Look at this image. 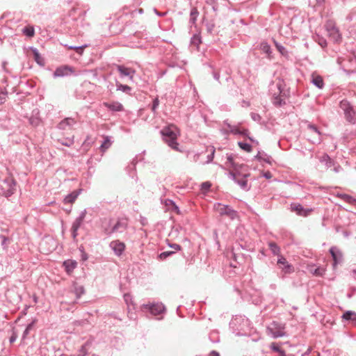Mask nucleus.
Listing matches in <instances>:
<instances>
[{
	"mask_svg": "<svg viewBox=\"0 0 356 356\" xmlns=\"http://www.w3.org/2000/svg\"><path fill=\"white\" fill-rule=\"evenodd\" d=\"M161 134L165 143L173 149L178 150V143L177 138L178 136V131L175 126L170 125L164 127Z\"/></svg>",
	"mask_w": 356,
	"mask_h": 356,
	"instance_id": "nucleus-1",
	"label": "nucleus"
},
{
	"mask_svg": "<svg viewBox=\"0 0 356 356\" xmlns=\"http://www.w3.org/2000/svg\"><path fill=\"white\" fill-rule=\"evenodd\" d=\"M0 190L6 197L11 196L16 190V181L12 177L5 178L0 184Z\"/></svg>",
	"mask_w": 356,
	"mask_h": 356,
	"instance_id": "nucleus-2",
	"label": "nucleus"
},
{
	"mask_svg": "<svg viewBox=\"0 0 356 356\" xmlns=\"http://www.w3.org/2000/svg\"><path fill=\"white\" fill-rule=\"evenodd\" d=\"M325 29L327 32L328 36L334 42H339L341 40V35L339 33V29L335 26L334 24L332 21L326 22Z\"/></svg>",
	"mask_w": 356,
	"mask_h": 356,
	"instance_id": "nucleus-3",
	"label": "nucleus"
},
{
	"mask_svg": "<svg viewBox=\"0 0 356 356\" xmlns=\"http://www.w3.org/2000/svg\"><path fill=\"white\" fill-rule=\"evenodd\" d=\"M213 209L220 216H227L232 219L234 218L236 215V211L233 210L230 207L219 202L214 204Z\"/></svg>",
	"mask_w": 356,
	"mask_h": 356,
	"instance_id": "nucleus-4",
	"label": "nucleus"
},
{
	"mask_svg": "<svg viewBox=\"0 0 356 356\" xmlns=\"http://www.w3.org/2000/svg\"><path fill=\"white\" fill-rule=\"evenodd\" d=\"M127 227V219H119L111 229L106 228L104 232L106 234L111 235L113 233H122L126 230Z\"/></svg>",
	"mask_w": 356,
	"mask_h": 356,
	"instance_id": "nucleus-5",
	"label": "nucleus"
},
{
	"mask_svg": "<svg viewBox=\"0 0 356 356\" xmlns=\"http://www.w3.org/2000/svg\"><path fill=\"white\" fill-rule=\"evenodd\" d=\"M340 106L344 111L346 120L350 123H355V111H353L352 106L350 105L349 102L348 101L343 100L340 103Z\"/></svg>",
	"mask_w": 356,
	"mask_h": 356,
	"instance_id": "nucleus-6",
	"label": "nucleus"
},
{
	"mask_svg": "<svg viewBox=\"0 0 356 356\" xmlns=\"http://www.w3.org/2000/svg\"><path fill=\"white\" fill-rule=\"evenodd\" d=\"M308 140L312 143H320L321 141V133L317 127L313 124H308Z\"/></svg>",
	"mask_w": 356,
	"mask_h": 356,
	"instance_id": "nucleus-7",
	"label": "nucleus"
},
{
	"mask_svg": "<svg viewBox=\"0 0 356 356\" xmlns=\"http://www.w3.org/2000/svg\"><path fill=\"white\" fill-rule=\"evenodd\" d=\"M86 216V210H83L81 212L79 216L76 218L72 225V235L74 239H75L78 235V229L82 225Z\"/></svg>",
	"mask_w": 356,
	"mask_h": 356,
	"instance_id": "nucleus-8",
	"label": "nucleus"
},
{
	"mask_svg": "<svg viewBox=\"0 0 356 356\" xmlns=\"http://www.w3.org/2000/svg\"><path fill=\"white\" fill-rule=\"evenodd\" d=\"M109 246L118 257L121 256L125 250V244L119 240L111 241Z\"/></svg>",
	"mask_w": 356,
	"mask_h": 356,
	"instance_id": "nucleus-9",
	"label": "nucleus"
},
{
	"mask_svg": "<svg viewBox=\"0 0 356 356\" xmlns=\"http://www.w3.org/2000/svg\"><path fill=\"white\" fill-rule=\"evenodd\" d=\"M73 72L74 70L72 67L68 65H63L56 69V70L54 72V77H63L69 76Z\"/></svg>",
	"mask_w": 356,
	"mask_h": 356,
	"instance_id": "nucleus-10",
	"label": "nucleus"
},
{
	"mask_svg": "<svg viewBox=\"0 0 356 356\" xmlns=\"http://www.w3.org/2000/svg\"><path fill=\"white\" fill-rule=\"evenodd\" d=\"M282 83H281V81H279L275 85L277 91L272 92V95L275 99L273 103L277 106H281L284 103L283 99H282Z\"/></svg>",
	"mask_w": 356,
	"mask_h": 356,
	"instance_id": "nucleus-11",
	"label": "nucleus"
},
{
	"mask_svg": "<svg viewBox=\"0 0 356 356\" xmlns=\"http://www.w3.org/2000/svg\"><path fill=\"white\" fill-rule=\"evenodd\" d=\"M116 67L122 77L128 76L131 81L134 80V76L136 73L134 69L120 65H117Z\"/></svg>",
	"mask_w": 356,
	"mask_h": 356,
	"instance_id": "nucleus-12",
	"label": "nucleus"
},
{
	"mask_svg": "<svg viewBox=\"0 0 356 356\" xmlns=\"http://www.w3.org/2000/svg\"><path fill=\"white\" fill-rule=\"evenodd\" d=\"M291 209L292 211L296 212L298 215L302 216H308L312 211V209H305L300 204H291Z\"/></svg>",
	"mask_w": 356,
	"mask_h": 356,
	"instance_id": "nucleus-13",
	"label": "nucleus"
},
{
	"mask_svg": "<svg viewBox=\"0 0 356 356\" xmlns=\"http://www.w3.org/2000/svg\"><path fill=\"white\" fill-rule=\"evenodd\" d=\"M330 252L333 259L334 266L340 264L343 261V254L337 247H332L330 249Z\"/></svg>",
	"mask_w": 356,
	"mask_h": 356,
	"instance_id": "nucleus-14",
	"label": "nucleus"
},
{
	"mask_svg": "<svg viewBox=\"0 0 356 356\" xmlns=\"http://www.w3.org/2000/svg\"><path fill=\"white\" fill-rule=\"evenodd\" d=\"M144 307L148 308L152 314L156 316L165 311V307L161 303L153 304L152 305H144Z\"/></svg>",
	"mask_w": 356,
	"mask_h": 356,
	"instance_id": "nucleus-15",
	"label": "nucleus"
},
{
	"mask_svg": "<svg viewBox=\"0 0 356 356\" xmlns=\"http://www.w3.org/2000/svg\"><path fill=\"white\" fill-rule=\"evenodd\" d=\"M248 176V175H244V177L242 179H238L236 177V174L233 172H230L229 173V177L232 178L236 183H237L241 188L244 190H248V183L247 180L245 179V177Z\"/></svg>",
	"mask_w": 356,
	"mask_h": 356,
	"instance_id": "nucleus-16",
	"label": "nucleus"
},
{
	"mask_svg": "<svg viewBox=\"0 0 356 356\" xmlns=\"http://www.w3.org/2000/svg\"><path fill=\"white\" fill-rule=\"evenodd\" d=\"M75 124L76 121L74 118H66L58 124V127L60 129L65 130L67 128H71Z\"/></svg>",
	"mask_w": 356,
	"mask_h": 356,
	"instance_id": "nucleus-17",
	"label": "nucleus"
},
{
	"mask_svg": "<svg viewBox=\"0 0 356 356\" xmlns=\"http://www.w3.org/2000/svg\"><path fill=\"white\" fill-rule=\"evenodd\" d=\"M104 105L108 108V109L113 111H121L123 110V106L122 104L118 102H114L112 103L105 102Z\"/></svg>",
	"mask_w": 356,
	"mask_h": 356,
	"instance_id": "nucleus-18",
	"label": "nucleus"
},
{
	"mask_svg": "<svg viewBox=\"0 0 356 356\" xmlns=\"http://www.w3.org/2000/svg\"><path fill=\"white\" fill-rule=\"evenodd\" d=\"M225 124L227 125L228 128L229 129V132L233 134H238V135H243V136H248V131L247 129L240 130L239 128L236 126H232L229 124L225 122Z\"/></svg>",
	"mask_w": 356,
	"mask_h": 356,
	"instance_id": "nucleus-19",
	"label": "nucleus"
},
{
	"mask_svg": "<svg viewBox=\"0 0 356 356\" xmlns=\"http://www.w3.org/2000/svg\"><path fill=\"white\" fill-rule=\"evenodd\" d=\"M342 318L346 321H349L352 323V324L355 326H356V313L351 312V311H347L345 312Z\"/></svg>",
	"mask_w": 356,
	"mask_h": 356,
	"instance_id": "nucleus-20",
	"label": "nucleus"
},
{
	"mask_svg": "<svg viewBox=\"0 0 356 356\" xmlns=\"http://www.w3.org/2000/svg\"><path fill=\"white\" fill-rule=\"evenodd\" d=\"M81 192V190L74 191L70 194L67 195L65 199L64 202L65 204H72L73 203L76 199L78 197Z\"/></svg>",
	"mask_w": 356,
	"mask_h": 356,
	"instance_id": "nucleus-21",
	"label": "nucleus"
},
{
	"mask_svg": "<svg viewBox=\"0 0 356 356\" xmlns=\"http://www.w3.org/2000/svg\"><path fill=\"white\" fill-rule=\"evenodd\" d=\"M312 83L319 89L323 88L324 86L323 78L319 75L312 74Z\"/></svg>",
	"mask_w": 356,
	"mask_h": 356,
	"instance_id": "nucleus-22",
	"label": "nucleus"
},
{
	"mask_svg": "<svg viewBox=\"0 0 356 356\" xmlns=\"http://www.w3.org/2000/svg\"><path fill=\"white\" fill-rule=\"evenodd\" d=\"M337 197L352 205H356V199L348 194L339 193Z\"/></svg>",
	"mask_w": 356,
	"mask_h": 356,
	"instance_id": "nucleus-23",
	"label": "nucleus"
},
{
	"mask_svg": "<svg viewBox=\"0 0 356 356\" xmlns=\"http://www.w3.org/2000/svg\"><path fill=\"white\" fill-rule=\"evenodd\" d=\"M268 331L273 338H279L285 335V332L282 329L268 327Z\"/></svg>",
	"mask_w": 356,
	"mask_h": 356,
	"instance_id": "nucleus-24",
	"label": "nucleus"
},
{
	"mask_svg": "<svg viewBox=\"0 0 356 356\" xmlns=\"http://www.w3.org/2000/svg\"><path fill=\"white\" fill-rule=\"evenodd\" d=\"M76 262L75 261L67 260L64 261L63 265L67 273L72 272L76 267Z\"/></svg>",
	"mask_w": 356,
	"mask_h": 356,
	"instance_id": "nucleus-25",
	"label": "nucleus"
},
{
	"mask_svg": "<svg viewBox=\"0 0 356 356\" xmlns=\"http://www.w3.org/2000/svg\"><path fill=\"white\" fill-rule=\"evenodd\" d=\"M319 160L320 162L324 163L327 168H330L333 165L332 161L327 154L323 155Z\"/></svg>",
	"mask_w": 356,
	"mask_h": 356,
	"instance_id": "nucleus-26",
	"label": "nucleus"
},
{
	"mask_svg": "<svg viewBox=\"0 0 356 356\" xmlns=\"http://www.w3.org/2000/svg\"><path fill=\"white\" fill-rule=\"evenodd\" d=\"M111 145V140L108 136H106L104 138V140L100 146V149L102 152H104L107 149L110 147Z\"/></svg>",
	"mask_w": 356,
	"mask_h": 356,
	"instance_id": "nucleus-27",
	"label": "nucleus"
},
{
	"mask_svg": "<svg viewBox=\"0 0 356 356\" xmlns=\"http://www.w3.org/2000/svg\"><path fill=\"white\" fill-rule=\"evenodd\" d=\"M74 292L76 296V298H79L81 296L85 293L84 287L81 285L74 284Z\"/></svg>",
	"mask_w": 356,
	"mask_h": 356,
	"instance_id": "nucleus-28",
	"label": "nucleus"
},
{
	"mask_svg": "<svg viewBox=\"0 0 356 356\" xmlns=\"http://www.w3.org/2000/svg\"><path fill=\"white\" fill-rule=\"evenodd\" d=\"M116 86H117L118 90H121L127 94H129L130 92V91L131 90V87H129L127 85H123V84L119 83L118 81H117V83H116Z\"/></svg>",
	"mask_w": 356,
	"mask_h": 356,
	"instance_id": "nucleus-29",
	"label": "nucleus"
},
{
	"mask_svg": "<svg viewBox=\"0 0 356 356\" xmlns=\"http://www.w3.org/2000/svg\"><path fill=\"white\" fill-rule=\"evenodd\" d=\"M260 49L265 54H266L268 57L271 54V49L270 45L267 42H261L260 44Z\"/></svg>",
	"mask_w": 356,
	"mask_h": 356,
	"instance_id": "nucleus-30",
	"label": "nucleus"
},
{
	"mask_svg": "<svg viewBox=\"0 0 356 356\" xmlns=\"http://www.w3.org/2000/svg\"><path fill=\"white\" fill-rule=\"evenodd\" d=\"M23 33L28 37H33L35 33V31L33 27L32 26H26L23 29Z\"/></svg>",
	"mask_w": 356,
	"mask_h": 356,
	"instance_id": "nucleus-31",
	"label": "nucleus"
},
{
	"mask_svg": "<svg viewBox=\"0 0 356 356\" xmlns=\"http://www.w3.org/2000/svg\"><path fill=\"white\" fill-rule=\"evenodd\" d=\"M88 45V44H84V45H82V46H67V48L69 49H74V51H76L78 54H79L80 55H81L83 54V51L85 48H86Z\"/></svg>",
	"mask_w": 356,
	"mask_h": 356,
	"instance_id": "nucleus-32",
	"label": "nucleus"
},
{
	"mask_svg": "<svg viewBox=\"0 0 356 356\" xmlns=\"http://www.w3.org/2000/svg\"><path fill=\"white\" fill-rule=\"evenodd\" d=\"M238 145L242 149H243L244 151H245L247 152H252V146L250 144H248V143H243V142H238Z\"/></svg>",
	"mask_w": 356,
	"mask_h": 356,
	"instance_id": "nucleus-33",
	"label": "nucleus"
},
{
	"mask_svg": "<svg viewBox=\"0 0 356 356\" xmlns=\"http://www.w3.org/2000/svg\"><path fill=\"white\" fill-rule=\"evenodd\" d=\"M268 246L274 254H278L280 253V248L276 243L270 242L268 243Z\"/></svg>",
	"mask_w": 356,
	"mask_h": 356,
	"instance_id": "nucleus-34",
	"label": "nucleus"
},
{
	"mask_svg": "<svg viewBox=\"0 0 356 356\" xmlns=\"http://www.w3.org/2000/svg\"><path fill=\"white\" fill-rule=\"evenodd\" d=\"M274 43H275V45L277 49L279 51V52L282 55L286 56L287 54V51L286 50L284 47H283L282 44L277 42L276 41H274Z\"/></svg>",
	"mask_w": 356,
	"mask_h": 356,
	"instance_id": "nucleus-35",
	"label": "nucleus"
},
{
	"mask_svg": "<svg viewBox=\"0 0 356 356\" xmlns=\"http://www.w3.org/2000/svg\"><path fill=\"white\" fill-rule=\"evenodd\" d=\"M199 13L197 10V8H193L191 11V21L193 22V23H195V22L196 21V19H197V17Z\"/></svg>",
	"mask_w": 356,
	"mask_h": 356,
	"instance_id": "nucleus-36",
	"label": "nucleus"
},
{
	"mask_svg": "<svg viewBox=\"0 0 356 356\" xmlns=\"http://www.w3.org/2000/svg\"><path fill=\"white\" fill-rule=\"evenodd\" d=\"M311 272L317 276H322L325 273V269L323 268H316L314 270H311Z\"/></svg>",
	"mask_w": 356,
	"mask_h": 356,
	"instance_id": "nucleus-37",
	"label": "nucleus"
},
{
	"mask_svg": "<svg viewBox=\"0 0 356 356\" xmlns=\"http://www.w3.org/2000/svg\"><path fill=\"white\" fill-rule=\"evenodd\" d=\"M60 143L63 145L70 147L71 145H72L74 144V137L67 138L65 140H61Z\"/></svg>",
	"mask_w": 356,
	"mask_h": 356,
	"instance_id": "nucleus-38",
	"label": "nucleus"
},
{
	"mask_svg": "<svg viewBox=\"0 0 356 356\" xmlns=\"http://www.w3.org/2000/svg\"><path fill=\"white\" fill-rule=\"evenodd\" d=\"M277 264H282L284 266V268H290L291 266L288 264L286 259L283 257L279 258L277 261Z\"/></svg>",
	"mask_w": 356,
	"mask_h": 356,
	"instance_id": "nucleus-39",
	"label": "nucleus"
},
{
	"mask_svg": "<svg viewBox=\"0 0 356 356\" xmlns=\"http://www.w3.org/2000/svg\"><path fill=\"white\" fill-rule=\"evenodd\" d=\"M33 324H34V322H32L26 326L25 330L24 331V333L22 335V339H25L26 337V336L29 334L30 330L33 328Z\"/></svg>",
	"mask_w": 356,
	"mask_h": 356,
	"instance_id": "nucleus-40",
	"label": "nucleus"
},
{
	"mask_svg": "<svg viewBox=\"0 0 356 356\" xmlns=\"http://www.w3.org/2000/svg\"><path fill=\"white\" fill-rule=\"evenodd\" d=\"M87 344H84L81 346L77 356H86L88 353V349L86 348Z\"/></svg>",
	"mask_w": 356,
	"mask_h": 356,
	"instance_id": "nucleus-41",
	"label": "nucleus"
},
{
	"mask_svg": "<svg viewBox=\"0 0 356 356\" xmlns=\"http://www.w3.org/2000/svg\"><path fill=\"white\" fill-rule=\"evenodd\" d=\"M172 254H174V252H172V251H165V252H161V253L159 254V257H160V259H166L167 257H168L169 256L172 255Z\"/></svg>",
	"mask_w": 356,
	"mask_h": 356,
	"instance_id": "nucleus-42",
	"label": "nucleus"
},
{
	"mask_svg": "<svg viewBox=\"0 0 356 356\" xmlns=\"http://www.w3.org/2000/svg\"><path fill=\"white\" fill-rule=\"evenodd\" d=\"M270 348H272V350L279 352L281 353L282 356H284V352L281 350L280 348L275 343H272Z\"/></svg>",
	"mask_w": 356,
	"mask_h": 356,
	"instance_id": "nucleus-43",
	"label": "nucleus"
},
{
	"mask_svg": "<svg viewBox=\"0 0 356 356\" xmlns=\"http://www.w3.org/2000/svg\"><path fill=\"white\" fill-rule=\"evenodd\" d=\"M159 100L158 98H155L153 101V104H152V110L153 112H155L157 107L159 106Z\"/></svg>",
	"mask_w": 356,
	"mask_h": 356,
	"instance_id": "nucleus-44",
	"label": "nucleus"
},
{
	"mask_svg": "<svg viewBox=\"0 0 356 356\" xmlns=\"http://www.w3.org/2000/svg\"><path fill=\"white\" fill-rule=\"evenodd\" d=\"M6 97H7L6 92H0V104H2L6 102Z\"/></svg>",
	"mask_w": 356,
	"mask_h": 356,
	"instance_id": "nucleus-45",
	"label": "nucleus"
},
{
	"mask_svg": "<svg viewBox=\"0 0 356 356\" xmlns=\"http://www.w3.org/2000/svg\"><path fill=\"white\" fill-rule=\"evenodd\" d=\"M211 184L209 181L203 182L201 185L202 189L204 191H207L211 187Z\"/></svg>",
	"mask_w": 356,
	"mask_h": 356,
	"instance_id": "nucleus-46",
	"label": "nucleus"
},
{
	"mask_svg": "<svg viewBox=\"0 0 356 356\" xmlns=\"http://www.w3.org/2000/svg\"><path fill=\"white\" fill-rule=\"evenodd\" d=\"M251 118L254 121L257 122H259L261 118L259 114L254 113H251Z\"/></svg>",
	"mask_w": 356,
	"mask_h": 356,
	"instance_id": "nucleus-47",
	"label": "nucleus"
},
{
	"mask_svg": "<svg viewBox=\"0 0 356 356\" xmlns=\"http://www.w3.org/2000/svg\"><path fill=\"white\" fill-rule=\"evenodd\" d=\"M318 44L322 47H325L327 46V42L325 39L323 38H321L318 41Z\"/></svg>",
	"mask_w": 356,
	"mask_h": 356,
	"instance_id": "nucleus-48",
	"label": "nucleus"
},
{
	"mask_svg": "<svg viewBox=\"0 0 356 356\" xmlns=\"http://www.w3.org/2000/svg\"><path fill=\"white\" fill-rule=\"evenodd\" d=\"M17 338V335L15 332H13V335L10 338V342L13 343Z\"/></svg>",
	"mask_w": 356,
	"mask_h": 356,
	"instance_id": "nucleus-49",
	"label": "nucleus"
},
{
	"mask_svg": "<svg viewBox=\"0 0 356 356\" xmlns=\"http://www.w3.org/2000/svg\"><path fill=\"white\" fill-rule=\"evenodd\" d=\"M214 152H215V149H213L212 150V152L211 153V154L208 155V162H210L213 160V156H214Z\"/></svg>",
	"mask_w": 356,
	"mask_h": 356,
	"instance_id": "nucleus-50",
	"label": "nucleus"
},
{
	"mask_svg": "<svg viewBox=\"0 0 356 356\" xmlns=\"http://www.w3.org/2000/svg\"><path fill=\"white\" fill-rule=\"evenodd\" d=\"M170 246L176 250H179L181 249V246L176 243L170 245Z\"/></svg>",
	"mask_w": 356,
	"mask_h": 356,
	"instance_id": "nucleus-51",
	"label": "nucleus"
},
{
	"mask_svg": "<svg viewBox=\"0 0 356 356\" xmlns=\"http://www.w3.org/2000/svg\"><path fill=\"white\" fill-rule=\"evenodd\" d=\"M154 12L158 15V16H160V17H163L166 15L167 13H160L156 9H154Z\"/></svg>",
	"mask_w": 356,
	"mask_h": 356,
	"instance_id": "nucleus-52",
	"label": "nucleus"
},
{
	"mask_svg": "<svg viewBox=\"0 0 356 356\" xmlns=\"http://www.w3.org/2000/svg\"><path fill=\"white\" fill-rule=\"evenodd\" d=\"M264 157H265L264 154H262L260 152H258V154L255 156V158L259 159V160H264Z\"/></svg>",
	"mask_w": 356,
	"mask_h": 356,
	"instance_id": "nucleus-53",
	"label": "nucleus"
},
{
	"mask_svg": "<svg viewBox=\"0 0 356 356\" xmlns=\"http://www.w3.org/2000/svg\"><path fill=\"white\" fill-rule=\"evenodd\" d=\"M265 157L264 158V161H266V163H270V161H271V157L266 155V154H264Z\"/></svg>",
	"mask_w": 356,
	"mask_h": 356,
	"instance_id": "nucleus-54",
	"label": "nucleus"
},
{
	"mask_svg": "<svg viewBox=\"0 0 356 356\" xmlns=\"http://www.w3.org/2000/svg\"><path fill=\"white\" fill-rule=\"evenodd\" d=\"M193 43H196V44H199L200 42V38L198 36H197V37L195 36L193 38Z\"/></svg>",
	"mask_w": 356,
	"mask_h": 356,
	"instance_id": "nucleus-55",
	"label": "nucleus"
},
{
	"mask_svg": "<svg viewBox=\"0 0 356 356\" xmlns=\"http://www.w3.org/2000/svg\"><path fill=\"white\" fill-rule=\"evenodd\" d=\"M213 78H214L216 81H219V79H220V74H219V73H218V72H213Z\"/></svg>",
	"mask_w": 356,
	"mask_h": 356,
	"instance_id": "nucleus-56",
	"label": "nucleus"
},
{
	"mask_svg": "<svg viewBox=\"0 0 356 356\" xmlns=\"http://www.w3.org/2000/svg\"><path fill=\"white\" fill-rule=\"evenodd\" d=\"M209 356H220V355H219V353L217 351L213 350L209 354Z\"/></svg>",
	"mask_w": 356,
	"mask_h": 356,
	"instance_id": "nucleus-57",
	"label": "nucleus"
},
{
	"mask_svg": "<svg viewBox=\"0 0 356 356\" xmlns=\"http://www.w3.org/2000/svg\"><path fill=\"white\" fill-rule=\"evenodd\" d=\"M34 56H35V60H36L38 63H39L38 59H39V58H40V55H39V54H38V52L37 51H35V52H34Z\"/></svg>",
	"mask_w": 356,
	"mask_h": 356,
	"instance_id": "nucleus-58",
	"label": "nucleus"
},
{
	"mask_svg": "<svg viewBox=\"0 0 356 356\" xmlns=\"http://www.w3.org/2000/svg\"><path fill=\"white\" fill-rule=\"evenodd\" d=\"M30 122L33 124H34L35 125H37L38 123V120L37 119L36 120L30 119Z\"/></svg>",
	"mask_w": 356,
	"mask_h": 356,
	"instance_id": "nucleus-59",
	"label": "nucleus"
},
{
	"mask_svg": "<svg viewBox=\"0 0 356 356\" xmlns=\"http://www.w3.org/2000/svg\"><path fill=\"white\" fill-rule=\"evenodd\" d=\"M340 169H341V167L339 165H338L337 167L334 168V171L338 172Z\"/></svg>",
	"mask_w": 356,
	"mask_h": 356,
	"instance_id": "nucleus-60",
	"label": "nucleus"
},
{
	"mask_svg": "<svg viewBox=\"0 0 356 356\" xmlns=\"http://www.w3.org/2000/svg\"><path fill=\"white\" fill-rule=\"evenodd\" d=\"M265 177H266V178H270V172L266 173V174H265Z\"/></svg>",
	"mask_w": 356,
	"mask_h": 356,
	"instance_id": "nucleus-61",
	"label": "nucleus"
},
{
	"mask_svg": "<svg viewBox=\"0 0 356 356\" xmlns=\"http://www.w3.org/2000/svg\"><path fill=\"white\" fill-rule=\"evenodd\" d=\"M318 3H322L325 0H316Z\"/></svg>",
	"mask_w": 356,
	"mask_h": 356,
	"instance_id": "nucleus-62",
	"label": "nucleus"
},
{
	"mask_svg": "<svg viewBox=\"0 0 356 356\" xmlns=\"http://www.w3.org/2000/svg\"><path fill=\"white\" fill-rule=\"evenodd\" d=\"M353 273L355 275V278L356 279V269L353 270Z\"/></svg>",
	"mask_w": 356,
	"mask_h": 356,
	"instance_id": "nucleus-63",
	"label": "nucleus"
},
{
	"mask_svg": "<svg viewBox=\"0 0 356 356\" xmlns=\"http://www.w3.org/2000/svg\"><path fill=\"white\" fill-rule=\"evenodd\" d=\"M175 209L177 211V213H179V209L177 206L175 205Z\"/></svg>",
	"mask_w": 356,
	"mask_h": 356,
	"instance_id": "nucleus-64",
	"label": "nucleus"
}]
</instances>
